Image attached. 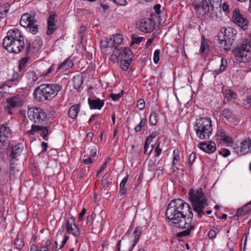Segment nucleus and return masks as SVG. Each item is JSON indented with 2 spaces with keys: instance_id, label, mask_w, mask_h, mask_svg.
I'll list each match as a JSON object with an SVG mask.
<instances>
[{
  "instance_id": "nucleus-1",
  "label": "nucleus",
  "mask_w": 251,
  "mask_h": 251,
  "mask_svg": "<svg viewBox=\"0 0 251 251\" xmlns=\"http://www.w3.org/2000/svg\"><path fill=\"white\" fill-rule=\"evenodd\" d=\"M2 46L9 52L19 53L25 48L24 37L17 28L10 29L3 40Z\"/></svg>"
},
{
  "instance_id": "nucleus-2",
  "label": "nucleus",
  "mask_w": 251,
  "mask_h": 251,
  "mask_svg": "<svg viewBox=\"0 0 251 251\" xmlns=\"http://www.w3.org/2000/svg\"><path fill=\"white\" fill-rule=\"evenodd\" d=\"M188 195L189 200L192 204L194 211L197 213L199 218H201L205 215L203 209L208 204L207 199L202 188H192L190 189Z\"/></svg>"
},
{
  "instance_id": "nucleus-3",
  "label": "nucleus",
  "mask_w": 251,
  "mask_h": 251,
  "mask_svg": "<svg viewBox=\"0 0 251 251\" xmlns=\"http://www.w3.org/2000/svg\"><path fill=\"white\" fill-rule=\"evenodd\" d=\"M62 89L58 84H43L39 85L34 91L33 97L38 101L51 100L54 98Z\"/></svg>"
},
{
  "instance_id": "nucleus-4",
  "label": "nucleus",
  "mask_w": 251,
  "mask_h": 251,
  "mask_svg": "<svg viewBox=\"0 0 251 251\" xmlns=\"http://www.w3.org/2000/svg\"><path fill=\"white\" fill-rule=\"evenodd\" d=\"M194 130L199 139H208L213 131L211 119L208 117H201L198 119L194 125Z\"/></svg>"
},
{
  "instance_id": "nucleus-5",
  "label": "nucleus",
  "mask_w": 251,
  "mask_h": 251,
  "mask_svg": "<svg viewBox=\"0 0 251 251\" xmlns=\"http://www.w3.org/2000/svg\"><path fill=\"white\" fill-rule=\"evenodd\" d=\"M235 59L239 62H246L251 59V40L246 39L232 50Z\"/></svg>"
},
{
  "instance_id": "nucleus-6",
  "label": "nucleus",
  "mask_w": 251,
  "mask_h": 251,
  "mask_svg": "<svg viewBox=\"0 0 251 251\" xmlns=\"http://www.w3.org/2000/svg\"><path fill=\"white\" fill-rule=\"evenodd\" d=\"M174 203L171 201L168 205L166 212V216L168 220L172 222V225L174 226H182L186 225V223L183 221L186 220L185 217L180 213H178L175 206H173Z\"/></svg>"
},
{
  "instance_id": "nucleus-7",
  "label": "nucleus",
  "mask_w": 251,
  "mask_h": 251,
  "mask_svg": "<svg viewBox=\"0 0 251 251\" xmlns=\"http://www.w3.org/2000/svg\"><path fill=\"white\" fill-rule=\"evenodd\" d=\"M25 100L24 95L17 94L6 99L7 105L5 109L9 115H12L14 112V109L22 106Z\"/></svg>"
},
{
  "instance_id": "nucleus-8",
  "label": "nucleus",
  "mask_w": 251,
  "mask_h": 251,
  "mask_svg": "<svg viewBox=\"0 0 251 251\" xmlns=\"http://www.w3.org/2000/svg\"><path fill=\"white\" fill-rule=\"evenodd\" d=\"M37 23V21L34 18V16L30 15L28 13L24 14L20 21L22 26L29 28L30 32L33 34H36L38 31Z\"/></svg>"
},
{
  "instance_id": "nucleus-9",
  "label": "nucleus",
  "mask_w": 251,
  "mask_h": 251,
  "mask_svg": "<svg viewBox=\"0 0 251 251\" xmlns=\"http://www.w3.org/2000/svg\"><path fill=\"white\" fill-rule=\"evenodd\" d=\"M27 115L30 120L37 123L44 122L47 117L45 111L38 107L29 108L27 110Z\"/></svg>"
},
{
  "instance_id": "nucleus-10",
  "label": "nucleus",
  "mask_w": 251,
  "mask_h": 251,
  "mask_svg": "<svg viewBox=\"0 0 251 251\" xmlns=\"http://www.w3.org/2000/svg\"><path fill=\"white\" fill-rule=\"evenodd\" d=\"M133 54L131 50L128 48L123 49V53L121 55L119 63L120 68L123 71L127 70L132 62Z\"/></svg>"
},
{
  "instance_id": "nucleus-11",
  "label": "nucleus",
  "mask_w": 251,
  "mask_h": 251,
  "mask_svg": "<svg viewBox=\"0 0 251 251\" xmlns=\"http://www.w3.org/2000/svg\"><path fill=\"white\" fill-rule=\"evenodd\" d=\"M232 19L233 22L243 30H246L248 28L249 21L243 17L238 8H235L233 10Z\"/></svg>"
},
{
  "instance_id": "nucleus-12",
  "label": "nucleus",
  "mask_w": 251,
  "mask_h": 251,
  "mask_svg": "<svg viewBox=\"0 0 251 251\" xmlns=\"http://www.w3.org/2000/svg\"><path fill=\"white\" fill-rule=\"evenodd\" d=\"M175 203L173 206H175L178 213H180L184 217L188 216V214H193L192 209L189 204L185 202L180 199H177L172 201Z\"/></svg>"
},
{
  "instance_id": "nucleus-13",
  "label": "nucleus",
  "mask_w": 251,
  "mask_h": 251,
  "mask_svg": "<svg viewBox=\"0 0 251 251\" xmlns=\"http://www.w3.org/2000/svg\"><path fill=\"white\" fill-rule=\"evenodd\" d=\"M38 132H40V135L43 137L44 140L47 141L49 140L48 135L51 132L49 130V126L32 125L31 129L26 131V134L33 135Z\"/></svg>"
},
{
  "instance_id": "nucleus-14",
  "label": "nucleus",
  "mask_w": 251,
  "mask_h": 251,
  "mask_svg": "<svg viewBox=\"0 0 251 251\" xmlns=\"http://www.w3.org/2000/svg\"><path fill=\"white\" fill-rule=\"evenodd\" d=\"M155 25V22L154 20L151 19L144 18L142 19L139 23L137 25V27L142 32L148 33L154 30Z\"/></svg>"
},
{
  "instance_id": "nucleus-15",
  "label": "nucleus",
  "mask_w": 251,
  "mask_h": 251,
  "mask_svg": "<svg viewBox=\"0 0 251 251\" xmlns=\"http://www.w3.org/2000/svg\"><path fill=\"white\" fill-rule=\"evenodd\" d=\"M193 214L191 213L188 215V217L185 221H183V223H186V225L182 226H176L180 228H186V229L183 230L182 231L178 232L177 233V237H186L189 235L192 229L194 228L195 226L192 225V222L193 220Z\"/></svg>"
},
{
  "instance_id": "nucleus-16",
  "label": "nucleus",
  "mask_w": 251,
  "mask_h": 251,
  "mask_svg": "<svg viewBox=\"0 0 251 251\" xmlns=\"http://www.w3.org/2000/svg\"><path fill=\"white\" fill-rule=\"evenodd\" d=\"M221 115L223 119H225L232 126L236 125L238 121V116L230 108H224L222 111Z\"/></svg>"
},
{
  "instance_id": "nucleus-17",
  "label": "nucleus",
  "mask_w": 251,
  "mask_h": 251,
  "mask_svg": "<svg viewBox=\"0 0 251 251\" xmlns=\"http://www.w3.org/2000/svg\"><path fill=\"white\" fill-rule=\"evenodd\" d=\"M65 226L67 232L69 234H72L75 237L80 235V232L79 228L75 224V218L73 217L67 219L65 223Z\"/></svg>"
},
{
  "instance_id": "nucleus-18",
  "label": "nucleus",
  "mask_w": 251,
  "mask_h": 251,
  "mask_svg": "<svg viewBox=\"0 0 251 251\" xmlns=\"http://www.w3.org/2000/svg\"><path fill=\"white\" fill-rule=\"evenodd\" d=\"M194 7L197 13L200 15H207L210 13L209 5L206 0H202L199 2L194 4Z\"/></svg>"
},
{
  "instance_id": "nucleus-19",
  "label": "nucleus",
  "mask_w": 251,
  "mask_h": 251,
  "mask_svg": "<svg viewBox=\"0 0 251 251\" xmlns=\"http://www.w3.org/2000/svg\"><path fill=\"white\" fill-rule=\"evenodd\" d=\"M42 44V41L40 39H37L32 43L26 42L25 53L30 56L32 54L37 52L40 50Z\"/></svg>"
},
{
  "instance_id": "nucleus-20",
  "label": "nucleus",
  "mask_w": 251,
  "mask_h": 251,
  "mask_svg": "<svg viewBox=\"0 0 251 251\" xmlns=\"http://www.w3.org/2000/svg\"><path fill=\"white\" fill-rule=\"evenodd\" d=\"M56 17L57 15L54 12H50L47 20L48 28L46 31L47 35H50L52 34L57 29L56 21L55 20Z\"/></svg>"
},
{
  "instance_id": "nucleus-21",
  "label": "nucleus",
  "mask_w": 251,
  "mask_h": 251,
  "mask_svg": "<svg viewBox=\"0 0 251 251\" xmlns=\"http://www.w3.org/2000/svg\"><path fill=\"white\" fill-rule=\"evenodd\" d=\"M22 78V75L18 73H15L13 74V78L6 81L4 84L0 86V98L3 96L2 89L6 86L8 87H11L16 86L18 84L19 81Z\"/></svg>"
},
{
  "instance_id": "nucleus-22",
  "label": "nucleus",
  "mask_w": 251,
  "mask_h": 251,
  "mask_svg": "<svg viewBox=\"0 0 251 251\" xmlns=\"http://www.w3.org/2000/svg\"><path fill=\"white\" fill-rule=\"evenodd\" d=\"M234 149L237 153L240 155L251 152V139L250 138H246L240 143V147L237 149L234 148Z\"/></svg>"
},
{
  "instance_id": "nucleus-23",
  "label": "nucleus",
  "mask_w": 251,
  "mask_h": 251,
  "mask_svg": "<svg viewBox=\"0 0 251 251\" xmlns=\"http://www.w3.org/2000/svg\"><path fill=\"white\" fill-rule=\"evenodd\" d=\"M198 147L205 152L210 154L216 150V144L214 142H202L198 145Z\"/></svg>"
},
{
  "instance_id": "nucleus-24",
  "label": "nucleus",
  "mask_w": 251,
  "mask_h": 251,
  "mask_svg": "<svg viewBox=\"0 0 251 251\" xmlns=\"http://www.w3.org/2000/svg\"><path fill=\"white\" fill-rule=\"evenodd\" d=\"M217 38L220 47L223 48L225 50L227 51L230 50L235 40V39L229 37L227 38V39L222 38V35L219 34L217 35Z\"/></svg>"
},
{
  "instance_id": "nucleus-25",
  "label": "nucleus",
  "mask_w": 251,
  "mask_h": 251,
  "mask_svg": "<svg viewBox=\"0 0 251 251\" xmlns=\"http://www.w3.org/2000/svg\"><path fill=\"white\" fill-rule=\"evenodd\" d=\"M105 100H100L99 98L92 99L89 98L88 103L91 109L100 110L103 106Z\"/></svg>"
},
{
  "instance_id": "nucleus-26",
  "label": "nucleus",
  "mask_w": 251,
  "mask_h": 251,
  "mask_svg": "<svg viewBox=\"0 0 251 251\" xmlns=\"http://www.w3.org/2000/svg\"><path fill=\"white\" fill-rule=\"evenodd\" d=\"M182 155V153L179 151L178 149H175L173 151V161L172 163V169L173 172L178 170L179 169L176 165L181 159V156Z\"/></svg>"
},
{
  "instance_id": "nucleus-27",
  "label": "nucleus",
  "mask_w": 251,
  "mask_h": 251,
  "mask_svg": "<svg viewBox=\"0 0 251 251\" xmlns=\"http://www.w3.org/2000/svg\"><path fill=\"white\" fill-rule=\"evenodd\" d=\"M219 35H222V38L227 39L231 38L235 39L236 35V31L233 28L230 27H223L221 28V33H218Z\"/></svg>"
},
{
  "instance_id": "nucleus-28",
  "label": "nucleus",
  "mask_w": 251,
  "mask_h": 251,
  "mask_svg": "<svg viewBox=\"0 0 251 251\" xmlns=\"http://www.w3.org/2000/svg\"><path fill=\"white\" fill-rule=\"evenodd\" d=\"M11 154L10 157L12 159H15L19 156L23 150V146L21 144H18L15 146H11Z\"/></svg>"
},
{
  "instance_id": "nucleus-29",
  "label": "nucleus",
  "mask_w": 251,
  "mask_h": 251,
  "mask_svg": "<svg viewBox=\"0 0 251 251\" xmlns=\"http://www.w3.org/2000/svg\"><path fill=\"white\" fill-rule=\"evenodd\" d=\"M112 53L110 56V59L113 62H119V60L123 53V49H119L118 47H114L112 50Z\"/></svg>"
},
{
  "instance_id": "nucleus-30",
  "label": "nucleus",
  "mask_w": 251,
  "mask_h": 251,
  "mask_svg": "<svg viewBox=\"0 0 251 251\" xmlns=\"http://www.w3.org/2000/svg\"><path fill=\"white\" fill-rule=\"evenodd\" d=\"M80 110V104L77 103L74 104L69 109L68 116L72 119H75Z\"/></svg>"
},
{
  "instance_id": "nucleus-31",
  "label": "nucleus",
  "mask_w": 251,
  "mask_h": 251,
  "mask_svg": "<svg viewBox=\"0 0 251 251\" xmlns=\"http://www.w3.org/2000/svg\"><path fill=\"white\" fill-rule=\"evenodd\" d=\"M217 135L220 137L221 140H223L226 143L231 144L234 143L233 139L226 134L224 129H219L217 132Z\"/></svg>"
},
{
  "instance_id": "nucleus-32",
  "label": "nucleus",
  "mask_w": 251,
  "mask_h": 251,
  "mask_svg": "<svg viewBox=\"0 0 251 251\" xmlns=\"http://www.w3.org/2000/svg\"><path fill=\"white\" fill-rule=\"evenodd\" d=\"M100 46L102 49V51H104L105 49L108 48L112 50L114 48L112 38L104 37L100 41Z\"/></svg>"
},
{
  "instance_id": "nucleus-33",
  "label": "nucleus",
  "mask_w": 251,
  "mask_h": 251,
  "mask_svg": "<svg viewBox=\"0 0 251 251\" xmlns=\"http://www.w3.org/2000/svg\"><path fill=\"white\" fill-rule=\"evenodd\" d=\"M74 66V63L70 58L66 59L57 68V72L62 71L64 72L72 68Z\"/></svg>"
},
{
  "instance_id": "nucleus-34",
  "label": "nucleus",
  "mask_w": 251,
  "mask_h": 251,
  "mask_svg": "<svg viewBox=\"0 0 251 251\" xmlns=\"http://www.w3.org/2000/svg\"><path fill=\"white\" fill-rule=\"evenodd\" d=\"M9 138L12 136L11 130L8 126L7 123L3 124L0 126V137Z\"/></svg>"
},
{
  "instance_id": "nucleus-35",
  "label": "nucleus",
  "mask_w": 251,
  "mask_h": 251,
  "mask_svg": "<svg viewBox=\"0 0 251 251\" xmlns=\"http://www.w3.org/2000/svg\"><path fill=\"white\" fill-rule=\"evenodd\" d=\"M128 175H126L124 177L120 184L119 194L121 196H124L126 193L127 188L126 187V185L128 181Z\"/></svg>"
},
{
  "instance_id": "nucleus-36",
  "label": "nucleus",
  "mask_w": 251,
  "mask_h": 251,
  "mask_svg": "<svg viewBox=\"0 0 251 251\" xmlns=\"http://www.w3.org/2000/svg\"><path fill=\"white\" fill-rule=\"evenodd\" d=\"M73 85L75 89L78 90L83 83L82 76L79 75L74 76L73 78Z\"/></svg>"
},
{
  "instance_id": "nucleus-37",
  "label": "nucleus",
  "mask_w": 251,
  "mask_h": 251,
  "mask_svg": "<svg viewBox=\"0 0 251 251\" xmlns=\"http://www.w3.org/2000/svg\"><path fill=\"white\" fill-rule=\"evenodd\" d=\"M151 143V140L150 141H149V138L146 139L145 143V145H144V153L145 154L150 155L151 153L152 150L153 149V147H154V145L151 144L150 147V145Z\"/></svg>"
},
{
  "instance_id": "nucleus-38",
  "label": "nucleus",
  "mask_w": 251,
  "mask_h": 251,
  "mask_svg": "<svg viewBox=\"0 0 251 251\" xmlns=\"http://www.w3.org/2000/svg\"><path fill=\"white\" fill-rule=\"evenodd\" d=\"M143 227L141 226H138L136 227L135 230L134 231L132 236L134 237L133 242L137 243L140 239V236L143 231L142 230Z\"/></svg>"
},
{
  "instance_id": "nucleus-39",
  "label": "nucleus",
  "mask_w": 251,
  "mask_h": 251,
  "mask_svg": "<svg viewBox=\"0 0 251 251\" xmlns=\"http://www.w3.org/2000/svg\"><path fill=\"white\" fill-rule=\"evenodd\" d=\"M29 58L30 56L25 53V57L21 58L19 61V70L20 72H21L25 68V65L28 61Z\"/></svg>"
},
{
  "instance_id": "nucleus-40",
  "label": "nucleus",
  "mask_w": 251,
  "mask_h": 251,
  "mask_svg": "<svg viewBox=\"0 0 251 251\" xmlns=\"http://www.w3.org/2000/svg\"><path fill=\"white\" fill-rule=\"evenodd\" d=\"M147 124V120L146 118H140V121L138 125L134 127L135 132L138 133L142 130Z\"/></svg>"
},
{
  "instance_id": "nucleus-41",
  "label": "nucleus",
  "mask_w": 251,
  "mask_h": 251,
  "mask_svg": "<svg viewBox=\"0 0 251 251\" xmlns=\"http://www.w3.org/2000/svg\"><path fill=\"white\" fill-rule=\"evenodd\" d=\"M251 210V206L249 208L247 207V205H245L239 208L237 211L236 215L238 217H241L247 214L249 211Z\"/></svg>"
},
{
  "instance_id": "nucleus-42",
  "label": "nucleus",
  "mask_w": 251,
  "mask_h": 251,
  "mask_svg": "<svg viewBox=\"0 0 251 251\" xmlns=\"http://www.w3.org/2000/svg\"><path fill=\"white\" fill-rule=\"evenodd\" d=\"M9 7L10 5L8 3H5L0 7V18H4L6 16Z\"/></svg>"
},
{
  "instance_id": "nucleus-43",
  "label": "nucleus",
  "mask_w": 251,
  "mask_h": 251,
  "mask_svg": "<svg viewBox=\"0 0 251 251\" xmlns=\"http://www.w3.org/2000/svg\"><path fill=\"white\" fill-rule=\"evenodd\" d=\"M236 93L232 90L230 89H226L224 92V97L228 100L229 101L236 97Z\"/></svg>"
},
{
  "instance_id": "nucleus-44",
  "label": "nucleus",
  "mask_w": 251,
  "mask_h": 251,
  "mask_svg": "<svg viewBox=\"0 0 251 251\" xmlns=\"http://www.w3.org/2000/svg\"><path fill=\"white\" fill-rule=\"evenodd\" d=\"M123 40V36L120 34H117L112 38V42H113L114 47H118Z\"/></svg>"
},
{
  "instance_id": "nucleus-45",
  "label": "nucleus",
  "mask_w": 251,
  "mask_h": 251,
  "mask_svg": "<svg viewBox=\"0 0 251 251\" xmlns=\"http://www.w3.org/2000/svg\"><path fill=\"white\" fill-rule=\"evenodd\" d=\"M14 245L16 249L21 251L24 246V240L22 238H20L18 236L17 237L15 240Z\"/></svg>"
},
{
  "instance_id": "nucleus-46",
  "label": "nucleus",
  "mask_w": 251,
  "mask_h": 251,
  "mask_svg": "<svg viewBox=\"0 0 251 251\" xmlns=\"http://www.w3.org/2000/svg\"><path fill=\"white\" fill-rule=\"evenodd\" d=\"M157 114L155 112H152L150 116L149 123L152 126L155 125L157 123Z\"/></svg>"
},
{
  "instance_id": "nucleus-47",
  "label": "nucleus",
  "mask_w": 251,
  "mask_h": 251,
  "mask_svg": "<svg viewBox=\"0 0 251 251\" xmlns=\"http://www.w3.org/2000/svg\"><path fill=\"white\" fill-rule=\"evenodd\" d=\"M7 138L4 137H0V149H4L8 147L9 145V141Z\"/></svg>"
},
{
  "instance_id": "nucleus-48",
  "label": "nucleus",
  "mask_w": 251,
  "mask_h": 251,
  "mask_svg": "<svg viewBox=\"0 0 251 251\" xmlns=\"http://www.w3.org/2000/svg\"><path fill=\"white\" fill-rule=\"evenodd\" d=\"M196 158V154L194 152L191 153L189 157V161L188 162V166L191 169L194 162L195 161V158Z\"/></svg>"
},
{
  "instance_id": "nucleus-49",
  "label": "nucleus",
  "mask_w": 251,
  "mask_h": 251,
  "mask_svg": "<svg viewBox=\"0 0 251 251\" xmlns=\"http://www.w3.org/2000/svg\"><path fill=\"white\" fill-rule=\"evenodd\" d=\"M137 107L140 110H143L145 107V101L143 99H139L137 102Z\"/></svg>"
},
{
  "instance_id": "nucleus-50",
  "label": "nucleus",
  "mask_w": 251,
  "mask_h": 251,
  "mask_svg": "<svg viewBox=\"0 0 251 251\" xmlns=\"http://www.w3.org/2000/svg\"><path fill=\"white\" fill-rule=\"evenodd\" d=\"M160 53V51L159 50H156L154 52L153 60L154 63L155 64H157L159 61Z\"/></svg>"
},
{
  "instance_id": "nucleus-51",
  "label": "nucleus",
  "mask_w": 251,
  "mask_h": 251,
  "mask_svg": "<svg viewBox=\"0 0 251 251\" xmlns=\"http://www.w3.org/2000/svg\"><path fill=\"white\" fill-rule=\"evenodd\" d=\"M123 95L122 92L118 94L111 93L110 95V98L114 101L119 100Z\"/></svg>"
},
{
  "instance_id": "nucleus-52",
  "label": "nucleus",
  "mask_w": 251,
  "mask_h": 251,
  "mask_svg": "<svg viewBox=\"0 0 251 251\" xmlns=\"http://www.w3.org/2000/svg\"><path fill=\"white\" fill-rule=\"evenodd\" d=\"M162 152V148L160 147V143H159L155 147L154 153L155 157H157L159 156Z\"/></svg>"
},
{
  "instance_id": "nucleus-53",
  "label": "nucleus",
  "mask_w": 251,
  "mask_h": 251,
  "mask_svg": "<svg viewBox=\"0 0 251 251\" xmlns=\"http://www.w3.org/2000/svg\"><path fill=\"white\" fill-rule=\"evenodd\" d=\"M219 154L222 155L224 157H226L230 154V151L228 149H224L219 151Z\"/></svg>"
},
{
  "instance_id": "nucleus-54",
  "label": "nucleus",
  "mask_w": 251,
  "mask_h": 251,
  "mask_svg": "<svg viewBox=\"0 0 251 251\" xmlns=\"http://www.w3.org/2000/svg\"><path fill=\"white\" fill-rule=\"evenodd\" d=\"M109 1L114 2L115 4L121 5L126 6L127 4L126 0H109Z\"/></svg>"
},
{
  "instance_id": "nucleus-55",
  "label": "nucleus",
  "mask_w": 251,
  "mask_h": 251,
  "mask_svg": "<svg viewBox=\"0 0 251 251\" xmlns=\"http://www.w3.org/2000/svg\"><path fill=\"white\" fill-rule=\"evenodd\" d=\"M211 8L221 4L220 0H208Z\"/></svg>"
},
{
  "instance_id": "nucleus-56",
  "label": "nucleus",
  "mask_w": 251,
  "mask_h": 251,
  "mask_svg": "<svg viewBox=\"0 0 251 251\" xmlns=\"http://www.w3.org/2000/svg\"><path fill=\"white\" fill-rule=\"evenodd\" d=\"M143 39L144 38L142 37L133 36L132 38V43L133 44H138L141 42Z\"/></svg>"
},
{
  "instance_id": "nucleus-57",
  "label": "nucleus",
  "mask_w": 251,
  "mask_h": 251,
  "mask_svg": "<svg viewBox=\"0 0 251 251\" xmlns=\"http://www.w3.org/2000/svg\"><path fill=\"white\" fill-rule=\"evenodd\" d=\"M216 235L217 232L214 229H210L208 233V236L210 239H214Z\"/></svg>"
},
{
  "instance_id": "nucleus-58",
  "label": "nucleus",
  "mask_w": 251,
  "mask_h": 251,
  "mask_svg": "<svg viewBox=\"0 0 251 251\" xmlns=\"http://www.w3.org/2000/svg\"><path fill=\"white\" fill-rule=\"evenodd\" d=\"M86 212V209L83 207L82 209V211L79 214V216L78 217V222H80L83 220V217H84Z\"/></svg>"
},
{
  "instance_id": "nucleus-59",
  "label": "nucleus",
  "mask_w": 251,
  "mask_h": 251,
  "mask_svg": "<svg viewBox=\"0 0 251 251\" xmlns=\"http://www.w3.org/2000/svg\"><path fill=\"white\" fill-rule=\"evenodd\" d=\"M109 182V180L107 178H103L102 177V180L100 182V188L103 189L105 187V186L108 184Z\"/></svg>"
},
{
  "instance_id": "nucleus-60",
  "label": "nucleus",
  "mask_w": 251,
  "mask_h": 251,
  "mask_svg": "<svg viewBox=\"0 0 251 251\" xmlns=\"http://www.w3.org/2000/svg\"><path fill=\"white\" fill-rule=\"evenodd\" d=\"M207 48V45L206 43L202 42L201 45L200 52L201 53H203Z\"/></svg>"
},
{
  "instance_id": "nucleus-61",
  "label": "nucleus",
  "mask_w": 251,
  "mask_h": 251,
  "mask_svg": "<svg viewBox=\"0 0 251 251\" xmlns=\"http://www.w3.org/2000/svg\"><path fill=\"white\" fill-rule=\"evenodd\" d=\"M226 65H227L226 59L225 58H222L221 59V64L220 69L223 68L224 71L225 70Z\"/></svg>"
},
{
  "instance_id": "nucleus-62",
  "label": "nucleus",
  "mask_w": 251,
  "mask_h": 251,
  "mask_svg": "<svg viewBox=\"0 0 251 251\" xmlns=\"http://www.w3.org/2000/svg\"><path fill=\"white\" fill-rule=\"evenodd\" d=\"M226 246L229 249V251H234V249L235 248V243H229V242L227 243Z\"/></svg>"
},
{
  "instance_id": "nucleus-63",
  "label": "nucleus",
  "mask_w": 251,
  "mask_h": 251,
  "mask_svg": "<svg viewBox=\"0 0 251 251\" xmlns=\"http://www.w3.org/2000/svg\"><path fill=\"white\" fill-rule=\"evenodd\" d=\"M9 173L11 176H14L15 174V166L13 163L10 164Z\"/></svg>"
},
{
  "instance_id": "nucleus-64",
  "label": "nucleus",
  "mask_w": 251,
  "mask_h": 251,
  "mask_svg": "<svg viewBox=\"0 0 251 251\" xmlns=\"http://www.w3.org/2000/svg\"><path fill=\"white\" fill-rule=\"evenodd\" d=\"M148 167L150 170L154 169L155 163L152 160L150 159L148 162Z\"/></svg>"
}]
</instances>
